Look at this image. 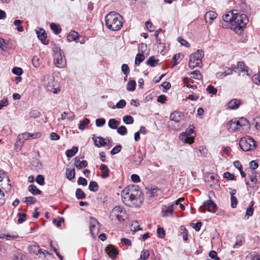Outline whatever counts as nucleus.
<instances>
[{"mask_svg": "<svg viewBox=\"0 0 260 260\" xmlns=\"http://www.w3.org/2000/svg\"><path fill=\"white\" fill-rule=\"evenodd\" d=\"M143 193L137 185H129L125 187L121 192L123 203L128 206L136 207L143 202Z\"/></svg>", "mask_w": 260, "mask_h": 260, "instance_id": "obj_1", "label": "nucleus"}, {"mask_svg": "<svg viewBox=\"0 0 260 260\" xmlns=\"http://www.w3.org/2000/svg\"><path fill=\"white\" fill-rule=\"evenodd\" d=\"M234 17L232 29L239 35L243 34L244 28L249 22V19L245 14L240 13L237 10H234Z\"/></svg>", "mask_w": 260, "mask_h": 260, "instance_id": "obj_2", "label": "nucleus"}, {"mask_svg": "<svg viewBox=\"0 0 260 260\" xmlns=\"http://www.w3.org/2000/svg\"><path fill=\"white\" fill-rule=\"evenodd\" d=\"M122 19V17L118 13L111 12L105 17V24L111 30H118L123 25Z\"/></svg>", "mask_w": 260, "mask_h": 260, "instance_id": "obj_3", "label": "nucleus"}, {"mask_svg": "<svg viewBox=\"0 0 260 260\" xmlns=\"http://www.w3.org/2000/svg\"><path fill=\"white\" fill-rule=\"evenodd\" d=\"M233 70H234V71L237 73H240L241 72L246 75H250L248 72L247 66H237V67H235L234 69H233L232 67H225L223 69V71L217 72L216 73V76L218 77H225L226 76L232 74Z\"/></svg>", "mask_w": 260, "mask_h": 260, "instance_id": "obj_4", "label": "nucleus"}, {"mask_svg": "<svg viewBox=\"0 0 260 260\" xmlns=\"http://www.w3.org/2000/svg\"><path fill=\"white\" fill-rule=\"evenodd\" d=\"M239 144L241 149L244 151L253 150L256 147L255 141L249 136L241 138Z\"/></svg>", "mask_w": 260, "mask_h": 260, "instance_id": "obj_5", "label": "nucleus"}, {"mask_svg": "<svg viewBox=\"0 0 260 260\" xmlns=\"http://www.w3.org/2000/svg\"><path fill=\"white\" fill-rule=\"evenodd\" d=\"M194 126L190 125L185 132L181 133L179 135L180 139L184 143L192 144L194 142L195 133Z\"/></svg>", "mask_w": 260, "mask_h": 260, "instance_id": "obj_6", "label": "nucleus"}, {"mask_svg": "<svg viewBox=\"0 0 260 260\" xmlns=\"http://www.w3.org/2000/svg\"><path fill=\"white\" fill-rule=\"evenodd\" d=\"M125 211L122 206H116L111 211L109 218L112 221L121 222L122 219V213Z\"/></svg>", "mask_w": 260, "mask_h": 260, "instance_id": "obj_7", "label": "nucleus"}, {"mask_svg": "<svg viewBox=\"0 0 260 260\" xmlns=\"http://www.w3.org/2000/svg\"><path fill=\"white\" fill-rule=\"evenodd\" d=\"M204 51L202 50H198L196 52L190 54L189 65L194 64L200 65L202 62V59L204 56Z\"/></svg>", "mask_w": 260, "mask_h": 260, "instance_id": "obj_8", "label": "nucleus"}, {"mask_svg": "<svg viewBox=\"0 0 260 260\" xmlns=\"http://www.w3.org/2000/svg\"><path fill=\"white\" fill-rule=\"evenodd\" d=\"M89 229L90 234L93 238H95L100 231L99 223L94 217L89 218Z\"/></svg>", "mask_w": 260, "mask_h": 260, "instance_id": "obj_9", "label": "nucleus"}, {"mask_svg": "<svg viewBox=\"0 0 260 260\" xmlns=\"http://www.w3.org/2000/svg\"><path fill=\"white\" fill-rule=\"evenodd\" d=\"M28 249L30 253L38 255L41 258L46 257L47 255L49 254L48 251L43 250L40 248L39 246L36 245L30 246Z\"/></svg>", "mask_w": 260, "mask_h": 260, "instance_id": "obj_10", "label": "nucleus"}, {"mask_svg": "<svg viewBox=\"0 0 260 260\" xmlns=\"http://www.w3.org/2000/svg\"><path fill=\"white\" fill-rule=\"evenodd\" d=\"M205 210L210 212L215 213L217 210L216 205L211 200L205 201L203 206L200 208V211L201 212H205Z\"/></svg>", "mask_w": 260, "mask_h": 260, "instance_id": "obj_11", "label": "nucleus"}, {"mask_svg": "<svg viewBox=\"0 0 260 260\" xmlns=\"http://www.w3.org/2000/svg\"><path fill=\"white\" fill-rule=\"evenodd\" d=\"M41 134L40 133L36 132L34 133H24L18 136V139L19 141L24 142L25 140L29 139H37L41 137Z\"/></svg>", "mask_w": 260, "mask_h": 260, "instance_id": "obj_12", "label": "nucleus"}, {"mask_svg": "<svg viewBox=\"0 0 260 260\" xmlns=\"http://www.w3.org/2000/svg\"><path fill=\"white\" fill-rule=\"evenodd\" d=\"M234 13V10L231 12H228L225 14L223 15L222 18L224 22L226 24L224 25L222 24L221 26L223 28H228L229 25H231V28L232 27Z\"/></svg>", "mask_w": 260, "mask_h": 260, "instance_id": "obj_13", "label": "nucleus"}, {"mask_svg": "<svg viewBox=\"0 0 260 260\" xmlns=\"http://www.w3.org/2000/svg\"><path fill=\"white\" fill-rule=\"evenodd\" d=\"M55 83L54 77L50 76L45 77L43 81L44 86L49 91L52 90L55 86Z\"/></svg>", "mask_w": 260, "mask_h": 260, "instance_id": "obj_14", "label": "nucleus"}, {"mask_svg": "<svg viewBox=\"0 0 260 260\" xmlns=\"http://www.w3.org/2000/svg\"><path fill=\"white\" fill-rule=\"evenodd\" d=\"M93 141H94V145L98 147L105 146L107 145L109 142L108 139H104L102 137H96L95 135H93Z\"/></svg>", "mask_w": 260, "mask_h": 260, "instance_id": "obj_15", "label": "nucleus"}, {"mask_svg": "<svg viewBox=\"0 0 260 260\" xmlns=\"http://www.w3.org/2000/svg\"><path fill=\"white\" fill-rule=\"evenodd\" d=\"M83 157L76 156L74 158V166L78 169H81L87 166L88 163L86 160H80Z\"/></svg>", "mask_w": 260, "mask_h": 260, "instance_id": "obj_16", "label": "nucleus"}, {"mask_svg": "<svg viewBox=\"0 0 260 260\" xmlns=\"http://www.w3.org/2000/svg\"><path fill=\"white\" fill-rule=\"evenodd\" d=\"M54 62L55 65L66 63V58L60 52L56 53L54 55Z\"/></svg>", "mask_w": 260, "mask_h": 260, "instance_id": "obj_17", "label": "nucleus"}, {"mask_svg": "<svg viewBox=\"0 0 260 260\" xmlns=\"http://www.w3.org/2000/svg\"><path fill=\"white\" fill-rule=\"evenodd\" d=\"M38 39L44 44H47L48 41L46 42V38L47 37V33L45 30L43 28H40L36 31Z\"/></svg>", "mask_w": 260, "mask_h": 260, "instance_id": "obj_18", "label": "nucleus"}, {"mask_svg": "<svg viewBox=\"0 0 260 260\" xmlns=\"http://www.w3.org/2000/svg\"><path fill=\"white\" fill-rule=\"evenodd\" d=\"M183 114L178 111L173 112L170 116V120L174 121L176 123H178L181 120L183 119Z\"/></svg>", "mask_w": 260, "mask_h": 260, "instance_id": "obj_19", "label": "nucleus"}, {"mask_svg": "<svg viewBox=\"0 0 260 260\" xmlns=\"http://www.w3.org/2000/svg\"><path fill=\"white\" fill-rule=\"evenodd\" d=\"M217 13L213 11L207 12L205 15V18L206 22L211 24L212 21L217 17Z\"/></svg>", "mask_w": 260, "mask_h": 260, "instance_id": "obj_20", "label": "nucleus"}, {"mask_svg": "<svg viewBox=\"0 0 260 260\" xmlns=\"http://www.w3.org/2000/svg\"><path fill=\"white\" fill-rule=\"evenodd\" d=\"M239 126L237 120H231L227 124V128L230 132H234L238 129Z\"/></svg>", "mask_w": 260, "mask_h": 260, "instance_id": "obj_21", "label": "nucleus"}, {"mask_svg": "<svg viewBox=\"0 0 260 260\" xmlns=\"http://www.w3.org/2000/svg\"><path fill=\"white\" fill-rule=\"evenodd\" d=\"M174 209V204H171L168 207H165L162 209L161 211V216L162 217L171 216Z\"/></svg>", "mask_w": 260, "mask_h": 260, "instance_id": "obj_22", "label": "nucleus"}, {"mask_svg": "<svg viewBox=\"0 0 260 260\" xmlns=\"http://www.w3.org/2000/svg\"><path fill=\"white\" fill-rule=\"evenodd\" d=\"M105 250L108 255L112 258H115V255L118 254L117 249L112 245H108Z\"/></svg>", "mask_w": 260, "mask_h": 260, "instance_id": "obj_23", "label": "nucleus"}, {"mask_svg": "<svg viewBox=\"0 0 260 260\" xmlns=\"http://www.w3.org/2000/svg\"><path fill=\"white\" fill-rule=\"evenodd\" d=\"M80 38V37L75 31H71L67 36V39L69 42L76 41V42H79Z\"/></svg>", "mask_w": 260, "mask_h": 260, "instance_id": "obj_24", "label": "nucleus"}, {"mask_svg": "<svg viewBox=\"0 0 260 260\" xmlns=\"http://www.w3.org/2000/svg\"><path fill=\"white\" fill-rule=\"evenodd\" d=\"M241 104L240 100L237 99H233L228 104V107L230 109H236Z\"/></svg>", "mask_w": 260, "mask_h": 260, "instance_id": "obj_25", "label": "nucleus"}, {"mask_svg": "<svg viewBox=\"0 0 260 260\" xmlns=\"http://www.w3.org/2000/svg\"><path fill=\"white\" fill-rule=\"evenodd\" d=\"M100 170L102 171L101 176L102 178L105 179L109 177L110 171L107 165L102 164L100 166Z\"/></svg>", "mask_w": 260, "mask_h": 260, "instance_id": "obj_26", "label": "nucleus"}, {"mask_svg": "<svg viewBox=\"0 0 260 260\" xmlns=\"http://www.w3.org/2000/svg\"><path fill=\"white\" fill-rule=\"evenodd\" d=\"M66 175L67 179L71 180L75 178V170L74 168L70 169L68 167L66 170Z\"/></svg>", "mask_w": 260, "mask_h": 260, "instance_id": "obj_27", "label": "nucleus"}, {"mask_svg": "<svg viewBox=\"0 0 260 260\" xmlns=\"http://www.w3.org/2000/svg\"><path fill=\"white\" fill-rule=\"evenodd\" d=\"M144 159L143 154L140 151H138L134 155L133 160L137 165H140Z\"/></svg>", "mask_w": 260, "mask_h": 260, "instance_id": "obj_28", "label": "nucleus"}, {"mask_svg": "<svg viewBox=\"0 0 260 260\" xmlns=\"http://www.w3.org/2000/svg\"><path fill=\"white\" fill-rule=\"evenodd\" d=\"M120 124V121L114 118L110 119L108 121V126L111 129L117 128L118 126Z\"/></svg>", "mask_w": 260, "mask_h": 260, "instance_id": "obj_29", "label": "nucleus"}, {"mask_svg": "<svg viewBox=\"0 0 260 260\" xmlns=\"http://www.w3.org/2000/svg\"><path fill=\"white\" fill-rule=\"evenodd\" d=\"M159 62V59H156L153 56H151L146 61V65H158L160 63Z\"/></svg>", "mask_w": 260, "mask_h": 260, "instance_id": "obj_30", "label": "nucleus"}, {"mask_svg": "<svg viewBox=\"0 0 260 260\" xmlns=\"http://www.w3.org/2000/svg\"><path fill=\"white\" fill-rule=\"evenodd\" d=\"M145 58V57L143 52H139L135 57V64L138 65L140 64Z\"/></svg>", "mask_w": 260, "mask_h": 260, "instance_id": "obj_31", "label": "nucleus"}, {"mask_svg": "<svg viewBox=\"0 0 260 260\" xmlns=\"http://www.w3.org/2000/svg\"><path fill=\"white\" fill-rule=\"evenodd\" d=\"M78 149L77 147H73L72 149L66 151V154L68 157L74 156L78 152Z\"/></svg>", "mask_w": 260, "mask_h": 260, "instance_id": "obj_32", "label": "nucleus"}, {"mask_svg": "<svg viewBox=\"0 0 260 260\" xmlns=\"http://www.w3.org/2000/svg\"><path fill=\"white\" fill-rule=\"evenodd\" d=\"M29 191L33 194H40L41 193V191L38 189L37 187L34 185H30L28 186Z\"/></svg>", "mask_w": 260, "mask_h": 260, "instance_id": "obj_33", "label": "nucleus"}, {"mask_svg": "<svg viewBox=\"0 0 260 260\" xmlns=\"http://www.w3.org/2000/svg\"><path fill=\"white\" fill-rule=\"evenodd\" d=\"M50 27L51 29L53 31L54 34H58L61 31V29L59 27V25L57 24L54 23H51L50 24Z\"/></svg>", "mask_w": 260, "mask_h": 260, "instance_id": "obj_34", "label": "nucleus"}, {"mask_svg": "<svg viewBox=\"0 0 260 260\" xmlns=\"http://www.w3.org/2000/svg\"><path fill=\"white\" fill-rule=\"evenodd\" d=\"M248 177L252 184H256L257 179L256 178V173L254 171H251V173L248 175Z\"/></svg>", "mask_w": 260, "mask_h": 260, "instance_id": "obj_35", "label": "nucleus"}, {"mask_svg": "<svg viewBox=\"0 0 260 260\" xmlns=\"http://www.w3.org/2000/svg\"><path fill=\"white\" fill-rule=\"evenodd\" d=\"M89 189L91 191L95 192L99 189V185L96 182L91 181L89 184Z\"/></svg>", "mask_w": 260, "mask_h": 260, "instance_id": "obj_36", "label": "nucleus"}, {"mask_svg": "<svg viewBox=\"0 0 260 260\" xmlns=\"http://www.w3.org/2000/svg\"><path fill=\"white\" fill-rule=\"evenodd\" d=\"M76 197L78 199H84L86 196L81 189L77 188L76 191Z\"/></svg>", "mask_w": 260, "mask_h": 260, "instance_id": "obj_37", "label": "nucleus"}, {"mask_svg": "<svg viewBox=\"0 0 260 260\" xmlns=\"http://www.w3.org/2000/svg\"><path fill=\"white\" fill-rule=\"evenodd\" d=\"M125 105L126 102L124 100H121L116 104V105H114L113 106L112 109H122L125 106Z\"/></svg>", "mask_w": 260, "mask_h": 260, "instance_id": "obj_38", "label": "nucleus"}, {"mask_svg": "<svg viewBox=\"0 0 260 260\" xmlns=\"http://www.w3.org/2000/svg\"><path fill=\"white\" fill-rule=\"evenodd\" d=\"M182 57V55L180 53L175 54L172 58V61L174 63L173 65H177L178 63H179V62L178 61V60H181Z\"/></svg>", "mask_w": 260, "mask_h": 260, "instance_id": "obj_39", "label": "nucleus"}, {"mask_svg": "<svg viewBox=\"0 0 260 260\" xmlns=\"http://www.w3.org/2000/svg\"><path fill=\"white\" fill-rule=\"evenodd\" d=\"M136 87V82L134 80L129 81L126 86V89L128 91H134Z\"/></svg>", "mask_w": 260, "mask_h": 260, "instance_id": "obj_40", "label": "nucleus"}, {"mask_svg": "<svg viewBox=\"0 0 260 260\" xmlns=\"http://www.w3.org/2000/svg\"><path fill=\"white\" fill-rule=\"evenodd\" d=\"M123 121L126 124H131L134 122V119L130 115H125L123 117Z\"/></svg>", "mask_w": 260, "mask_h": 260, "instance_id": "obj_41", "label": "nucleus"}, {"mask_svg": "<svg viewBox=\"0 0 260 260\" xmlns=\"http://www.w3.org/2000/svg\"><path fill=\"white\" fill-rule=\"evenodd\" d=\"M252 124L260 132V117H256L253 119Z\"/></svg>", "mask_w": 260, "mask_h": 260, "instance_id": "obj_42", "label": "nucleus"}, {"mask_svg": "<svg viewBox=\"0 0 260 260\" xmlns=\"http://www.w3.org/2000/svg\"><path fill=\"white\" fill-rule=\"evenodd\" d=\"M23 22V21L20 20H15L14 21V24L16 26H17V30L19 32H22L23 31V27L21 25V24Z\"/></svg>", "mask_w": 260, "mask_h": 260, "instance_id": "obj_43", "label": "nucleus"}, {"mask_svg": "<svg viewBox=\"0 0 260 260\" xmlns=\"http://www.w3.org/2000/svg\"><path fill=\"white\" fill-rule=\"evenodd\" d=\"M24 202L27 205H29L35 204L37 202V200L33 197H27L25 198Z\"/></svg>", "mask_w": 260, "mask_h": 260, "instance_id": "obj_44", "label": "nucleus"}, {"mask_svg": "<svg viewBox=\"0 0 260 260\" xmlns=\"http://www.w3.org/2000/svg\"><path fill=\"white\" fill-rule=\"evenodd\" d=\"M90 122V120L87 118H85L82 122L79 124V128L81 130H84L85 126L87 125Z\"/></svg>", "mask_w": 260, "mask_h": 260, "instance_id": "obj_45", "label": "nucleus"}, {"mask_svg": "<svg viewBox=\"0 0 260 260\" xmlns=\"http://www.w3.org/2000/svg\"><path fill=\"white\" fill-rule=\"evenodd\" d=\"M239 127L247 125L248 124V120L245 118H241L239 120H237Z\"/></svg>", "mask_w": 260, "mask_h": 260, "instance_id": "obj_46", "label": "nucleus"}, {"mask_svg": "<svg viewBox=\"0 0 260 260\" xmlns=\"http://www.w3.org/2000/svg\"><path fill=\"white\" fill-rule=\"evenodd\" d=\"M122 149V147L120 145H117L115 146L111 151L110 154L111 155H115L119 153Z\"/></svg>", "mask_w": 260, "mask_h": 260, "instance_id": "obj_47", "label": "nucleus"}, {"mask_svg": "<svg viewBox=\"0 0 260 260\" xmlns=\"http://www.w3.org/2000/svg\"><path fill=\"white\" fill-rule=\"evenodd\" d=\"M192 75V77L196 79L201 80L202 78V75L199 71H194L190 73Z\"/></svg>", "mask_w": 260, "mask_h": 260, "instance_id": "obj_48", "label": "nucleus"}, {"mask_svg": "<svg viewBox=\"0 0 260 260\" xmlns=\"http://www.w3.org/2000/svg\"><path fill=\"white\" fill-rule=\"evenodd\" d=\"M117 132L119 135L123 136L127 133V131L126 127L124 125H122L117 128Z\"/></svg>", "mask_w": 260, "mask_h": 260, "instance_id": "obj_49", "label": "nucleus"}, {"mask_svg": "<svg viewBox=\"0 0 260 260\" xmlns=\"http://www.w3.org/2000/svg\"><path fill=\"white\" fill-rule=\"evenodd\" d=\"M248 257L250 258V260H260V255L256 252H251Z\"/></svg>", "mask_w": 260, "mask_h": 260, "instance_id": "obj_50", "label": "nucleus"}, {"mask_svg": "<svg viewBox=\"0 0 260 260\" xmlns=\"http://www.w3.org/2000/svg\"><path fill=\"white\" fill-rule=\"evenodd\" d=\"M29 115L30 118H36L40 116L41 113L37 110H33L29 112Z\"/></svg>", "mask_w": 260, "mask_h": 260, "instance_id": "obj_51", "label": "nucleus"}, {"mask_svg": "<svg viewBox=\"0 0 260 260\" xmlns=\"http://www.w3.org/2000/svg\"><path fill=\"white\" fill-rule=\"evenodd\" d=\"M189 79L187 77H184L183 79V82L184 83L186 84V86L188 88H192V89H196L197 88V86L196 85H192L190 84V83H188Z\"/></svg>", "mask_w": 260, "mask_h": 260, "instance_id": "obj_52", "label": "nucleus"}, {"mask_svg": "<svg viewBox=\"0 0 260 260\" xmlns=\"http://www.w3.org/2000/svg\"><path fill=\"white\" fill-rule=\"evenodd\" d=\"M106 120L104 118H98L95 120V124L98 127L103 126L105 124Z\"/></svg>", "mask_w": 260, "mask_h": 260, "instance_id": "obj_53", "label": "nucleus"}, {"mask_svg": "<svg viewBox=\"0 0 260 260\" xmlns=\"http://www.w3.org/2000/svg\"><path fill=\"white\" fill-rule=\"evenodd\" d=\"M206 90L209 93L213 95L216 94L217 91L216 88L211 85L207 86Z\"/></svg>", "mask_w": 260, "mask_h": 260, "instance_id": "obj_54", "label": "nucleus"}, {"mask_svg": "<svg viewBox=\"0 0 260 260\" xmlns=\"http://www.w3.org/2000/svg\"><path fill=\"white\" fill-rule=\"evenodd\" d=\"M149 253L148 250H143L141 253L140 259L142 260H145L148 258Z\"/></svg>", "mask_w": 260, "mask_h": 260, "instance_id": "obj_55", "label": "nucleus"}, {"mask_svg": "<svg viewBox=\"0 0 260 260\" xmlns=\"http://www.w3.org/2000/svg\"><path fill=\"white\" fill-rule=\"evenodd\" d=\"M131 230L134 232H136L142 229L140 228V225L138 224V222L137 221H135L132 224Z\"/></svg>", "mask_w": 260, "mask_h": 260, "instance_id": "obj_56", "label": "nucleus"}, {"mask_svg": "<svg viewBox=\"0 0 260 260\" xmlns=\"http://www.w3.org/2000/svg\"><path fill=\"white\" fill-rule=\"evenodd\" d=\"M18 222L19 223H22L25 220V217L26 216L25 213H19L18 214Z\"/></svg>", "mask_w": 260, "mask_h": 260, "instance_id": "obj_57", "label": "nucleus"}, {"mask_svg": "<svg viewBox=\"0 0 260 260\" xmlns=\"http://www.w3.org/2000/svg\"><path fill=\"white\" fill-rule=\"evenodd\" d=\"M157 233L158 234V236L160 238H163L165 236V232L164 229L162 228L159 227L157 229Z\"/></svg>", "mask_w": 260, "mask_h": 260, "instance_id": "obj_58", "label": "nucleus"}, {"mask_svg": "<svg viewBox=\"0 0 260 260\" xmlns=\"http://www.w3.org/2000/svg\"><path fill=\"white\" fill-rule=\"evenodd\" d=\"M12 73L14 74L17 75H21L23 71L21 68H18V67H15L12 70Z\"/></svg>", "mask_w": 260, "mask_h": 260, "instance_id": "obj_59", "label": "nucleus"}, {"mask_svg": "<svg viewBox=\"0 0 260 260\" xmlns=\"http://www.w3.org/2000/svg\"><path fill=\"white\" fill-rule=\"evenodd\" d=\"M36 182L41 185H44V178L43 176L42 175H38L36 178Z\"/></svg>", "mask_w": 260, "mask_h": 260, "instance_id": "obj_60", "label": "nucleus"}, {"mask_svg": "<svg viewBox=\"0 0 260 260\" xmlns=\"http://www.w3.org/2000/svg\"><path fill=\"white\" fill-rule=\"evenodd\" d=\"M77 183L79 185L86 186L87 184V181L84 178L80 177L77 181Z\"/></svg>", "mask_w": 260, "mask_h": 260, "instance_id": "obj_61", "label": "nucleus"}, {"mask_svg": "<svg viewBox=\"0 0 260 260\" xmlns=\"http://www.w3.org/2000/svg\"><path fill=\"white\" fill-rule=\"evenodd\" d=\"M178 41L182 46H185L186 47H188L190 46L189 44L186 40H185L184 39H183L181 37H179L178 38Z\"/></svg>", "mask_w": 260, "mask_h": 260, "instance_id": "obj_62", "label": "nucleus"}, {"mask_svg": "<svg viewBox=\"0 0 260 260\" xmlns=\"http://www.w3.org/2000/svg\"><path fill=\"white\" fill-rule=\"evenodd\" d=\"M223 177L229 179V180H233L235 176L234 174H231L229 172H226L223 174Z\"/></svg>", "mask_w": 260, "mask_h": 260, "instance_id": "obj_63", "label": "nucleus"}, {"mask_svg": "<svg viewBox=\"0 0 260 260\" xmlns=\"http://www.w3.org/2000/svg\"><path fill=\"white\" fill-rule=\"evenodd\" d=\"M23 255L20 252L18 251L15 253L14 260H22L23 259Z\"/></svg>", "mask_w": 260, "mask_h": 260, "instance_id": "obj_64", "label": "nucleus"}]
</instances>
